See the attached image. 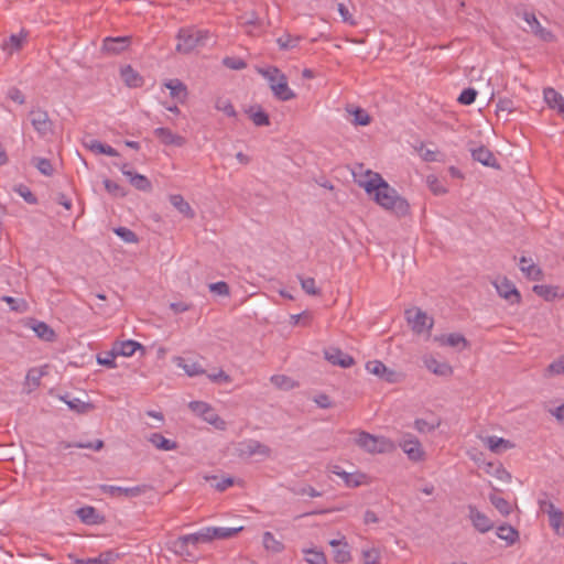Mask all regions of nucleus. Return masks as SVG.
I'll list each match as a JSON object with an SVG mask.
<instances>
[{
  "label": "nucleus",
  "instance_id": "obj_48",
  "mask_svg": "<svg viewBox=\"0 0 564 564\" xmlns=\"http://www.w3.org/2000/svg\"><path fill=\"white\" fill-rule=\"evenodd\" d=\"M188 545H197L198 543H208L209 535L206 533V528L200 531L187 535H182Z\"/></svg>",
  "mask_w": 564,
  "mask_h": 564
},
{
  "label": "nucleus",
  "instance_id": "obj_20",
  "mask_svg": "<svg viewBox=\"0 0 564 564\" xmlns=\"http://www.w3.org/2000/svg\"><path fill=\"white\" fill-rule=\"evenodd\" d=\"M273 95L282 101H288L295 98V94L288 85L286 76H280V80L276 84L271 85Z\"/></svg>",
  "mask_w": 564,
  "mask_h": 564
},
{
  "label": "nucleus",
  "instance_id": "obj_56",
  "mask_svg": "<svg viewBox=\"0 0 564 564\" xmlns=\"http://www.w3.org/2000/svg\"><path fill=\"white\" fill-rule=\"evenodd\" d=\"M476 97H477V90L475 88H471V87H468V88H465L459 97L457 98V101L462 105H471L475 100H476Z\"/></svg>",
  "mask_w": 564,
  "mask_h": 564
},
{
  "label": "nucleus",
  "instance_id": "obj_6",
  "mask_svg": "<svg viewBox=\"0 0 564 564\" xmlns=\"http://www.w3.org/2000/svg\"><path fill=\"white\" fill-rule=\"evenodd\" d=\"M238 457L250 458L254 455L269 457L271 455V448L257 440H246L238 443L236 447Z\"/></svg>",
  "mask_w": 564,
  "mask_h": 564
},
{
  "label": "nucleus",
  "instance_id": "obj_47",
  "mask_svg": "<svg viewBox=\"0 0 564 564\" xmlns=\"http://www.w3.org/2000/svg\"><path fill=\"white\" fill-rule=\"evenodd\" d=\"M1 301L6 302L11 311L23 313L28 310V303L23 299H15L9 295H4L1 297Z\"/></svg>",
  "mask_w": 564,
  "mask_h": 564
},
{
  "label": "nucleus",
  "instance_id": "obj_22",
  "mask_svg": "<svg viewBox=\"0 0 564 564\" xmlns=\"http://www.w3.org/2000/svg\"><path fill=\"white\" fill-rule=\"evenodd\" d=\"M242 527L239 528H215V527H207L206 533L209 535V542L217 539V540H226L235 536L240 531H242Z\"/></svg>",
  "mask_w": 564,
  "mask_h": 564
},
{
  "label": "nucleus",
  "instance_id": "obj_10",
  "mask_svg": "<svg viewBox=\"0 0 564 564\" xmlns=\"http://www.w3.org/2000/svg\"><path fill=\"white\" fill-rule=\"evenodd\" d=\"M498 294L509 301L511 304H519L521 302V294L514 284L506 276L495 282Z\"/></svg>",
  "mask_w": 564,
  "mask_h": 564
},
{
  "label": "nucleus",
  "instance_id": "obj_24",
  "mask_svg": "<svg viewBox=\"0 0 564 564\" xmlns=\"http://www.w3.org/2000/svg\"><path fill=\"white\" fill-rule=\"evenodd\" d=\"M426 368L433 373L442 377H449L453 373V368L447 362L437 361L433 357L424 359Z\"/></svg>",
  "mask_w": 564,
  "mask_h": 564
},
{
  "label": "nucleus",
  "instance_id": "obj_64",
  "mask_svg": "<svg viewBox=\"0 0 564 564\" xmlns=\"http://www.w3.org/2000/svg\"><path fill=\"white\" fill-rule=\"evenodd\" d=\"M364 564H380V552L378 549H369L362 551Z\"/></svg>",
  "mask_w": 564,
  "mask_h": 564
},
{
  "label": "nucleus",
  "instance_id": "obj_59",
  "mask_svg": "<svg viewBox=\"0 0 564 564\" xmlns=\"http://www.w3.org/2000/svg\"><path fill=\"white\" fill-rule=\"evenodd\" d=\"M302 289L310 295H319L321 290L316 286L313 278H300Z\"/></svg>",
  "mask_w": 564,
  "mask_h": 564
},
{
  "label": "nucleus",
  "instance_id": "obj_40",
  "mask_svg": "<svg viewBox=\"0 0 564 564\" xmlns=\"http://www.w3.org/2000/svg\"><path fill=\"white\" fill-rule=\"evenodd\" d=\"M549 523L556 534L564 535V513L560 509L549 516Z\"/></svg>",
  "mask_w": 564,
  "mask_h": 564
},
{
  "label": "nucleus",
  "instance_id": "obj_19",
  "mask_svg": "<svg viewBox=\"0 0 564 564\" xmlns=\"http://www.w3.org/2000/svg\"><path fill=\"white\" fill-rule=\"evenodd\" d=\"M164 86L170 90L172 98L176 99L181 104L186 101L188 91L186 85L182 80L177 78L169 79L164 83Z\"/></svg>",
  "mask_w": 564,
  "mask_h": 564
},
{
  "label": "nucleus",
  "instance_id": "obj_13",
  "mask_svg": "<svg viewBox=\"0 0 564 564\" xmlns=\"http://www.w3.org/2000/svg\"><path fill=\"white\" fill-rule=\"evenodd\" d=\"M524 21L530 26V32H532L535 36H538L540 40L544 42H552L554 41V35L551 31L543 28L540 22L538 21L534 13L524 12L523 13Z\"/></svg>",
  "mask_w": 564,
  "mask_h": 564
},
{
  "label": "nucleus",
  "instance_id": "obj_50",
  "mask_svg": "<svg viewBox=\"0 0 564 564\" xmlns=\"http://www.w3.org/2000/svg\"><path fill=\"white\" fill-rule=\"evenodd\" d=\"M215 108L219 111H223L228 117L237 116L235 107L229 99L221 97L217 98L215 101Z\"/></svg>",
  "mask_w": 564,
  "mask_h": 564
},
{
  "label": "nucleus",
  "instance_id": "obj_17",
  "mask_svg": "<svg viewBox=\"0 0 564 564\" xmlns=\"http://www.w3.org/2000/svg\"><path fill=\"white\" fill-rule=\"evenodd\" d=\"M471 156L475 161L481 163L485 166L500 169L497 159L494 153L486 147L480 145L479 148L471 149Z\"/></svg>",
  "mask_w": 564,
  "mask_h": 564
},
{
  "label": "nucleus",
  "instance_id": "obj_4",
  "mask_svg": "<svg viewBox=\"0 0 564 564\" xmlns=\"http://www.w3.org/2000/svg\"><path fill=\"white\" fill-rule=\"evenodd\" d=\"M188 408L205 422L213 425L215 429L224 431L226 422L216 413L215 409L204 401H192Z\"/></svg>",
  "mask_w": 564,
  "mask_h": 564
},
{
  "label": "nucleus",
  "instance_id": "obj_5",
  "mask_svg": "<svg viewBox=\"0 0 564 564\" xmlns=\"http://www.w3.org/2000/svg\"><path fill=\"white\" fill-rule=\"evenodd\" d=\"M405 317L408 323L411 325L412 330L416 334H430L434 324L433 318L429 317L425 312L417 307L406 310Z\"/></svg>",
  "mask_w": 564,
  "mask_h": 564
},
{
  "label": "nucleus",
  "instance_id": "obj_43",
  "mask_svg": "<svg viewBox=\"0 0 564 564\" xmlns=\"http://www.w3.org/2000/svg\"><path fill=\"white\" fill-rule=\"evenodd\" d=\"M270 380L278 389L281 390H291L297 386L294 380L285 375H274Z\"/></svg>",
  "mask_w": 564,
  "mask_h": 564
},
{
  "label": "nucleus",
  "instance_id": "obj_52",
  "mask_svg": "<svg viewBox=\"0 0 564 564\" xmlns=\"http://www.w3.org/2000/svg\"><path fill=\"white\" fill-rule=\"evenodd\" d=\"M426 184L434 195H444L447 193V188L435 175H429L426 177Z\"/></svg>",
  "mask_w": 564,
  "mask_h": 564
},
{
  "label": "nucleus",
  "instance_id": "obj_57",
  "mask_svg": "<svg viewBox=\"0 0 564 564\" xmlns=\"http://www.w3.org/2000/svg\"><path fill=\"white\" fill-rule=\"evenodd\" d=\"M115 234L120 237L124 242L133 243L138 242V237L134 231L126 227H118L115 229Z\"/></svg>",
  "mask_w": 564,
  "mask_h": 564
},
{
  "label": "nucleus",
  "instance_id": "obj_53",
  "mask_svg": "<svg viewBox=\"0 0 564 564\" xmlns=\"http://www.w3.org/2000/svg\"><path fill=\"white\" fill-rule=\"evenodd\" d=\"M351 560L350 551L347 542L334 550V561L336 563H347Z\"/></svg>",
  "mask_w": 564,
  "mask_h": 564
},
{
  "label": "nucleus",
  "instance_id": "obj_62",
  "mask_svg": "<svg viewBox=\"0 0 564 564\" xmlns=\"http://www.w3.org/2000/svg\"><path fill=\"white\" fill-rule=\"evenodd\" d=\"M15 192L21 196L23 197V199L29 203V204H37V198L36 196L31 192V189L23 185V184H20L18 187H15Z\"/></svg>",
  "mask_w": 564,
  "mask_h": 564
},
{
  "label": "nucleus",
  "instance_id": "obj_8",
  "mask_svg": "<svg viewBox=\"0 0 564 564\" xmlns=\"http://www.w3.org/2000/svg\"><path fill=\"white\" fill-rule=\"evenodd\" d=\"M400 447L408 455L409 459L413 462L423 460L425 453L416 437L410 434L405 435L404 438L400 442Z\"/></svg>",
  "mask_w": 564,
  "mask_h": 564
},
{
  "label": "nucleus",
  "instance_id": "obj_41",
  "mask_svg": "<svg viewBox=\"0 0 564 564\" xmlns=\"http://www.w3.org/2000/svg\"><path fill=\"white\" fill-rule=\"evenodd\" d=\"M32 164L39 170V172L45 176H52L54 167L48 159L34 156Z\"/></svg>",
  "mask_w": 564,
  "mask_h": 564
},
{
  "label": "nucleus",
  "instance_id": "obj_16",
  "mask_svg": "<svg viewBox=\"0 0 564 564\" xmlns=\"http://www.w3.org/2000/svg\"><path fill=\"white\" fill-rule=\"evenodd\" d=\"M519 267L527 279L532 281H541L543 279L544 274L542 269L536 265L531 258L521 257L519 260Z\"/></svg>",
  "mask_w": 564,
  "mask_h": 564
},
{
  "label": "nucleus",
  "instance_id": "obj_45",
  "mask_svg": "<svg viewBox=\"0 0 564 564\" xmlns=\"http://www.w3.org/2000/svg\"><path fill=\"white\" fill-rule=\"evenodd\" d=\"M188 544L183 539V536L177 538L175 541L172 542L171 550L180 556L184 557H191L193 556V553L188 549Z\"/></svg>",
  "mask_w": 564,
  "mask_h": 564
},
{
  "label": "nucleus",
  "instance_id": "obj_29",
  "mask_svg": "<svg viewBox=\"0 0 564 564\" xmlns=\"http://www.w3.org/2000/svg\"><path fill=\"white\" fill-rule=\"evenodd\" d=\"M78 518L86 524H98L101 522V517L94 507H83L76 511Z\"/></svg>",
  "mask_w": 564,
  "mask_h": 564
},
{
  "label": "nucleus",
  "instance_id": "obj_60",
  "mask_svg": "<svg viewBox=\"0 0 564 564\" xmlns=\"http://www.w3.org/2000/svg\"><path fill=\"white\" fill-rule=\"evenodd\" d=\"M352 115H354V123L357 124V126H367L371 121L370 116L362 108H356L352 111Z\"/></svg>",
  "mask_w": 564,
  "mask_h": 564
},
{
  "label": "nucleus",
  "instance_id": "obj_55",
  "mask_svg": "<svg viewBox=\"0 0 564 564\" xmlns=\"http://www.w3.org/2000/svg\"><path fill=\"white\" fill-rule=\"evenodd\" d=\"M26 36L28 32H24L23 30L20 32V34H12L9 37V41L2 45V48L7 50L8 46H11L13 50L19 51L22 47V43Z\"/></svg>",
  "mask_w": 564,
  "mask_h": 564
},
{
  "label": "nucleus",
  "instance_id": "obj_21",
  "mask_svg": "<svg viewBox=\"0 0 564 564\" xmlns=\"http://www.w3.org/2000/svg\"><path fill=\"white\" fill-rule=\"evenodd\" d=\"M544 100L552 109H557L560 115H564V98L554 88L547 87L543 91Z\"/></svg>",
  "mask_w": 564,
  "mask_h": 564
},
{
  "label": "nucleus",
  "instance_id": "obj_25",
  "mask_svg": "<svg viewBox=\"0 0 564 564\" xmlns=\"http://www.w3.org/2000/svg\"><path fill=\"white\" fill-rule=\"evenodd\" d=\"M31 328L39 338L45 341H53L56 337L54 329L44 322L31 319Z\"/></svg>",
  "mask_w": 564,
  "mask_h": 564
},
{
  "label": "nucleus",
  "instance_id": "obj_28",
  "mask_svg": "<svg viewBox=\"0 0 564 564\" xmlns=\"http://www.w3.org/2000/svg\"><path fill=\"white\" fill-rule=\"evenodd\" d=\"M123 175H126L129 178L131 185L134 186L137 189L142 192L151 191V182L144 175L134 173L132 171H123Z\"/></svg>",
  "mask_w": 564,
  "mask_h": 564
},
{
  "label": "nucleus",
  "instance_id": "obj_23",
  "mask_svg": "<svg viewBox=\"0 0 564 564\" xmlns=\"http://www.w3.org/2000/svg\"><path fill=\"white\" fill-rule=\"evenodd\" d=\"M120 75L124 84L131 88L141 87L144 83L143 77L130 65L122 67Z\"/></svg>",
  "mask_w": 564,
  "mask_h": 564
},
{
  "label": "nucleus",
  "instance_id": "obj_14",
  "mask_svg": "<svg viewBox=\"0 0 564 564\" xmlns=\"http://www.w3.org/2000/svg\"><path fill=\"white\" fill-rule=\"evenodd\" d=\"M325 359L335 366H339L341 368H349L355 364L354 358L341 351L339 348L330 347L325 350Z\"/></svg>",
  "mask_w": 564,
  "mask_h": 564
},
{
  "label": "nucleus",
  "instance_id": "obj_30",
  "mask_svg": "<svg viewBox=\"0 0 564 564\" xmlns=\"http://www.w3.org/2000/svg\"><path fill=\"white\" fill-rule=\"evenodd\" d=\"M149 441L161 451H174L178 447L175 441L165 438L161 433L151 434Z\"/></svg>",
  "mask_w": 564,
  "mask_h": 564
},
{
  "label": "nucleus",
  "instance_id": "obj_35",
  "mask_svg": "<svg viewBox=\"0 0 564 564\" xmlns=\"http://www.w3.org/2000/svg\"><path fill=\"white\" fill-rule=\"evenodd\" d=\"M435 340L440 341L442 345L451 347H458L459 345H463V348H466L468 346L467 339L457 333L435 337Z\"/></svg>",
  "mask_w": 564,
  "mask_h": 564
},
{
  "label": "nucleus",
  "instance_id": "obj_51",
  "mask_svg": "<svg viewBox=\"0 0 564 564\" xmlns=\"http://www.w3.org/2000/svg\"><path fill=\"white\" fill-rule=\"evenodd\" d=\"M259 73L268 79L270 86L272 84H276L280 80V76H284V74L275 66L260 68Z\"/></svg>",
  "mask_w": 564,
  "mask_h": 564
},
{
  "label": "nucleus",
  "instance_id": "obj_44",
  "mask_svg": "<svg viewBox=\"0 0 564 564\" xmlns=\"http://www.w3.org/2000/svg\"><path fill=\"white\" fill-rule=\"evenodd\" d=\"M301 40V36H292L291 34L286 33L278 37L276 43L280 50L286 51L296 47Z\"/></svg>",
  "mask_w": 564,
  "mask_h": 564
},
{
  "label": "nucleus",
  "instance_id": "obj_54",
  "mask_svg": "<svg viewBox=\"0 0 564 564\" xmlns=\"http://www.w3.org/2000/svg\"><path fill=\"white\" fill-rule=\"evenodd\" d=\"M487 445L490 448V451L496 452V453L500 452L501 447H503V448L512 447V444L510 443V441L501 438V437H496V436L487 437Z\"/></svg>",
  "mask_w": 564,
  "mask_h": 564
},
{
  "label": "nucleus",
  "instance_id": "obj_31",
  "mask_svg": "<svg viewBox=\"0 0 564 564\" xmlns=\"http://www.w3.org/2000/svg\"><path fill=\"white\" fill-rule=\"evenodd\" d=\"M204 479L208 482H210L212 487L215 488L217 491L223 492L228 487L235 485L236 479L234 477H218L217 475L212 476H204Z\"/></svg>",
  "mask_w": 564,
  "mask_h": 564
},
{
  "label": "nucleus",
  "instance_id": "obj_34",
  "mask_svg": "<svg viewBox=\"0 0 564 564\" xmlns=\"http://www.w3.org/2000/svg\"><path fill=\"white\" fill-rule=\"evenodd\" d=\"M85 145L90 151L98 153V154H106L109 156H118L119 155V152L115 148H112L108 144L101 143L100 141L95 140V139H91L89 142H86Z\"/></svg>",
  "mask_w": 564,
  "mask_h": 564
},
{
  "label": "nucleus",
  "instance_id": "obj_63",
  "mask_svg": "<svg viewBox=\"0 0 564 564\" xmlns=\"http://www.w3.org/2000/svg\"><path fill=\"white\" fill-rule=\"evenodd\" d=\"M308 557L306 558L308 564H327L326 556L321 551L307 550L304 551Z\"/></svg>",
  "mask_w": 564,
  "mask_h": 564
},
{
  "label": "nucleus",
  "instance_id": "obj_38",
  "mask_svg": "<svg viewBox=\"0 0 564 564\" xmlns=\"http://www.w3.org/2000/svg\"><path fill=\"white\" fill-rule=\"evenodd\" d=\"M263 546L265 550L274 553H280L284 550L283 543L276 540L274 535L269 531L263 533Z\"/></svg>",
  "mask_w": 564,
  "mask_h": 564
},
{
  "label": "nucleus",
  "instance_id": "obj_27",
  "mask_svg": "<svg viewBox=\"0 0 564 564\" xmlns=\"http://www.w3.org/2000/svg\"><path fill=\"white\" fill-rule=\"evenodd\" d=\"M170 203L175 207L182 215H184L188 219H193L195 217V212L191 207V205L184 199V197L180 194H173L170 196Z\"/></svg>",
  "mask_w": 564,
  "mask_h": 564
},
{
  "label": "nucleus",
  "instance_id": "obj_33",
  "mask_svg": "<svg viewBox=\"0 0 564 564\" xmlns=\"http://www.w3.org/2000/svg\"><path fill=\"white\" fill-rule=\"evenodd\" d=\"M499 539L507 542L508 545L514 544L519 540V532L510 524H502L497 528Z\"/></svg>",
  "mask_w": 564,
  "mask_h": 564
},
{
  "label": "nucleus",
  "instance_id": "obj_26",
  "mask_svg": "<svg viewBox=\"0 0 564 564\" xmlns=\"http://www.w3.org/2000/svg\"><path fill=\"white\" fill-rule=\"evenodd\" d=\"M138 349L143 350V346L134 340H124V341H117L113 344V350L118 354V356H124L130 357L132 356Z\"/></svg>",
  "mask_w": 564,
  "mask_h": 564
},
{
  "label": "nucleus",
  "instance_id": "obj_15",
  "mask_svg": "<svg viewBox=\"0 0 564 564\" xmlns=\"http://www.w3.org/2000/svg\"><path fill=\"white\" fill-rule=\"evenodd\" d=\"M154 135L164 145H175L181 148L186 144V139L184 137L172 132L169 128H156L154 130Z\"/></svg>",
  "mask_w": 564,
  "mask_h": 564
},
{
  "label": "nucleus",
  "instance_id": "obj_39",
  "mask_svg": "<svg viewBox=\"0 0 564 564\" xmlns=\"http://www.w3.org/2000/svg\"><path fill=\"white\" fill-rule=\"evenodd\" d=\"M70 410L77 412V413H86L89 410L94 409V405L91 403L83 402L82 400L74 398L72 400H67V395L61 398Z\"/></svg>",
  "mask_w": 564,
  "mask_h": 564
},
{
  "label": "nucleus",
  "instance_id": "obj_3",
  "mask_svg": "<svg viewBox=\"0 0 564 564\" xmlns=\"http://www.w3.org/2000/svg\"><path fill=\"white\" fill-rule=\"evenodd\" d=\"M356 444L368 453H384L392 448V443L383 436H375L368 432L358 433Z\"/></svg>",
  "mask_w": 564,
  "mask_h": 564
},
{
  "label": "nucleus",
  "instance_id": "obj_46",
  "mask_svg": "<svg viewBox=\"0 0 564 564\" xmlns=\"http://www.w3.org/2000/svg\"><path fill=\"white\" fill-rule=\"evenodd\" d=\"M557 288L556 286H551V285H544V284H541V285H534L533 286V292L545 299L546 301H551L553 300L554 297L557 296Z\"/></svg>",
  "mask_w": 564,
  "mask_h": 564
},
{
  "label": "nucleus",
  "instance_id": "obj_18",
  "mask_svg": "<svg viewBox=\"0 0 564 564\" xmlns=\"http://www.w3.org/2000/svg\"><path fill=\"white\" fill-rule=\"evenodd\" d=\"M333 474L339 476L345 485L350 488L358 487L366 482L367 476L362 473H347L339 466H334Z\"/></svg>",
  "mask_w": 564,
  "mask_h": 564
},
{
  "label": "nucleus",
  "instance_id": "obj_9",
  "mask_svg": "<svg viewBox=\"0 0 564 564\" xmlns=\"http://www.w3.org/2000/svg\"><path fill=\"white\" fill-rule=\"evenodd\" d=\"M131 44L130 36H108L104 40L101 51L108 55H118L124 52Z\"/></svg>",
  "mask_w": 564,
  "mask_h": 564
},
{
  "label": "nucleus",
  "instance_id": "obj_42",
  "mask_svg": "<svg viewBox=\"0 0 564 564\" xmlns=\"http://www.w3.org/2000/svg\"><path fill=\"white\" fill-rule=\"evenodd\" d=\"M89 558L90 564H113L119 558V554L113 550H107L101 552L98 556Z\"/></svg>",
  "mask_w": 564,
  "mask_h": 564
},
{
  "label": "nucleus",
  "instance_id": "obj_49",
  "mask_svg": "<svg viewBox=\"0 0 564 564\" xmlns=\"http://www.w3.org/2000/svg\"><path fill=\"white\" fill-rule=\"evenodd\" d=\"M178 366L183 368V370L189 376L194 377L197 375H202L205 372L203 367L195 361L186 362L183 358H178Z\"/></svg>",
  "mask_w": 564,
  "mask_h": 564
},
{
  "label": "nucleus",
  "instance_id": "obj_37",
  "mask_svg": "<svg viewBox=\"0 0 564 564\" xmlns=\"http://www.w3.org/2000/svg\"><path fill=\"white\" fill-rule=\"evenodd\" d=\"M489 500L502 516L507 517L512 512L511 505L505 498L498 497L496 494H490Z\"/></svg>",
  "mask_w": 564,
  "mask_h": 564
},
{
  "label": "nucleus",
  "instance_id": "obj_58",
  "mask_svg": "<svg viewBox=\"0 0 564 564\" xmlns=\"http://www.w3.org/2000/svg\"><path fill=\"white\" fill-rule=\"evenodd\" d=\"M104 185H105V188L107 189V192L110 193L111 195H113L116 197L126 196L124 188L122 186H120L119 184H117L116 182L106 178L104 181Z\"/></svg>",
  "mask_w": 564,
  "mask_h": 564
},
{
  "label": "nucleus",
  "instance_id": "obj_12",
  "mask_svg": "<svg viewBox=\"0 0 564 564\" xmlns=\"http://www.w3.org/2000/svg\"><path fill=\"white\" fill-rule=\"evenodd\" d=\"M99 490L102 494H107L111 497L124 496V497L132 498V497H138L141 494H143L144 487L135 486V487L123 488V487L112 486V485H100Z\"/></svg>",
  "mask_w": 564,
  "mask_h": 564
},
{
  "label": "nucleus",
  "instance_id": "obj_7",
  "mask_svg": "<svg viewBox=\"0 0 564 564\" xmlns=\"http://www.w3.org/2000/svg\"><path fill=\"white\" fill-rule=\"evenodd\" d=\"M29 118L32 127L42 138L53 133V122L48 117L47 111L42 109H32L29 112Z\"/></svg>",
  "mask_w": 564,
  "mask_h": 564
},
{
  "label": "nucleus",
  "instance_id": "obj_2",
  "mask_svg": "<svg viewBox=\"0 0 564 564\" xmlns=\"http://www.w3.org/2000/svg\"><path fill=\"white\" fill-rule=\"evenodd\" d=\"M209 37L210 34L207 30H200L195 26L181 28L176 35L178 41L176 51L188 54L197 47L205 46Z\"/></svg>",
  "mask_w": 564,
  "mask_h": 564
},
{
  "label": "nucleus",
  "instance_id": "obj_61",
  "mask_svg": "<svg viewBox=\"0 0 564 564\" xmlns=\"http://www.w3.org/2000/svg\"><path fill=\"white\" fill-rule=\"evenodd\" d=\"M366 369L378 377H383V373L387 371V367L383 362L379 360H371L366 364Z\"/></svg>",
  "mask_w": 564,
  "mask_h": 564
},
{
  "label": "nucleus",
  "instance_id": "obj_11",
  "mask_svg": "<svg viewBox=\"0 0 564 564\" xmlns=\"http://www.w3.org/2000/svg\"><path fill=\"white\" fill-rule=\"evenodd\" d=\"M469 519L473 527L480 533H486L494 529V522L482 512H480L475 506H468Z\"/></svg>",
  "mask_w": 564,
  "mask_h": 564
},
{
  "label": "nucleus",
  "instance_id": "obj_36",
  "mask_svg": "<svg viewBox=\"0 0 564 564\" xmlns=\"http://www.w3.org/2000/svg\"><path fill=\"white\" fill-rule=\"evenodd\" d=\"M485 470L501 481L508 482L511 480L510 473L505 469L501 463H488Z\"/></svg>",
  "mask_w": 564,
  "mask_h": 564
},
{
  "label": "nucleus",
  "instance_id": "obj_1",
  "mask_svg": "<svg viewBox=\"0 0 564 564\" xmlns=\"http://www.w3.org/2000/svg\"><path fill=\"white\" fill-rule=\"evenodd\" d=\"M366 176L368 180L359 181L358 184L378 205L387 210H391L398 217L409 214L410 205L408 200L401 197L379 173L369 170L366 172Z\"/></svg>",
  "mask_w": 564,
  "mask_h": 564
},
{
  "label": "nucleus",
  "instance_id": "obj_32",
  "mask_svg": "<svg viewBox=\"0 0 564 564\" xmlns=\"http://www.w3.org/2000/svg\"><path fill=\"white\" fill-rule=\"evenodd\" d=\"M105 446V443L102 440H96L94 442H76V443H69V442H65V441H62L58 443V447L61 449H67V448H70V447H76V448H89V449H94V451H100Z\"/></svg>",
  "mask_w": 564,
  "mask_h": 564
}]
</instances>
